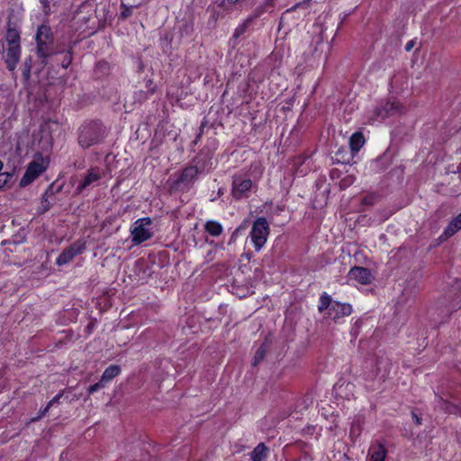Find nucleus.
<instances>
[{"label": "nucleus", "mask_w": 461, "mask_h": 461, "mask_svg": "<svg viewBox=\"0 0 461 461\" xmlns=\"http://www.w3.org/2000/svg\"><path fill=\"white\" fill-rule=\"evenodd\" d=\"M106 129L99 120L83 123L78 129L77 143L84 149L98 145L106 138Z\"/></svg>", "instance_id": "nucleus-1"}, {"label": "nucleus", "mask_w": 461, "mask_h": 461, "mask_svg": "<svg viewBox=\"0 0 461 461\" xmlns=\"http://www.w3.org/2000/svg\"><path fill=\"white\" fill-rule=\"evenodd\" d=\"M257 189L258 185L249 177L241 174L233 175L230 194L234 201L249 199Z\"/></svg>", "instance_id": "nucleus-2"}, {"label": "nucleus", "mask_w": 461, "mask_h": 461, "mask_svg": "<svg viewBox=\"0 0 461 461\" xmlns=\"http://www.w3.org/2000/svg\"><path fill=\"white\" fill-rule=\"evenodd\" d=\"M50 165L49 157H44L41 153L37 152L33 159L28 164L23 176L21 178L20 185L26 186L37 179L43 172L46 171Z\"/></svg>", "instance_id": "nucleus-3"}, {"label": "nucleus", "mask_w": 461, "mask_h": 461, "mask_svg": "<svg viewBox=\"0 0 461 461\" xmlns=\"http://www.w3.org/2000/svg\"><path fill=\"white\" fill-rule=\"evenodd\" d=\"M53 33L50 26L41 24L38 27L35 41L37 48V56L40 59H47L53 55Z\"/></svg>", "instance_id": "nucleus-4"}, {"label": "nucleus", "mask_w": 461, "mask_h": 461, "mask_svg": "<svg viewBox=\"0 0 461 461\" xmlns=\"http://www.w3.org/2000/svg\"><path fill=\"white\" fill-rule=\"evenodd\" d=\"M270 227L265 217H258L252 225L250 230V239L255 251L258 252L267 243Z\"/></svg>", "instance_id": "nucleus-5"}, {"label": "nucleus", "mask_w": 461, "mask_h": 461, "mask_svg": "<svg viewBox=\"0 0 461 461\" xmlns=\"http://www.w3.org/2000/svg\"><path fill=\"white\" fill-rule=\"evenodd\" d=\"M152 224L150 217H142L136 220L131 228V241L135 245L142 244L153 237V232L149 228Z\"/></svg>", "instance_id": "nucleus-6"}, {"label": "nucleus", "mask_w": 461, "mask_h": 461, "mask_svg": "<svg viewBox=\"0 0 461 461\" xmlns=\"http://www.w3.org/2000/svg\"><path fill=\"white\" fill-rule=\"evenodd\" d=\"M201 174V168L194 165H190L183 168L178 177L173 182L171 189L173 191H184L188 189Z\"/></svg>", "instance_id": "nucleus-7"}, {"label": "nucleus", "mask_w": 461, "mask_h": 461, "mask_svg": "<svg viewBox=\"0 0 461 461\" xmlns=\"http://www.w3.org/2000/svg\"><path fill=\"white\" fill-rule=\"evenodd\" d=\"M86 249V241L84 239H79L62 250L56 259V264L59 267L67 265L72 261L74 258L83 254Z\"/></svg>", "instance_id": "nucleus-8"}, {"label": "nucleus", "mask_w": 461, "mask_h": 461, "mask_svg": "<svg viewBox=\"0 0 461 461\" xmlns=\"http://www.w3.org/2000/svg\"><path fill=\"white\" fill-rule=\"evenodd\" d=\"M436 397L437 406L445 413L461 416V391H457L449 396L453 402L438 394Z\"/></svg>", "instance_id": "nucleus-9"}, {"label": "nucleus", "mask_w": 461, "mask_h": 461, "mask_svg": "<svg viewBox=\"0 0 461 461\" xmlns=\"http://www.w3.org/2000/svg\"><path fill=\"white\" fill-rule=\"evenodd\" d=\"M402 105L397 101H385L375 108L374 115L376 120L383 121L402 113Z\"/></svg>", "instance_id": "nucleus-10"}, {"label": "nucleus", "mask_w": 461, "mask_h": 461, "mask_svg": "<svg viewBox=\"0 0 461 461\" xmlns=\"http://www.w3.org/2000/svg\"><path fill=\"white\" fill-rule=\"evenodd\" d=\"M387 455L386 443L376 439L369 447L366 461H385Z\"/></svg>", "instance_id": "nucleus-11"}, {"label": "nucleus", "mask_w": 461, "mask_h": 461, "mask_svg": "<svg viewBox=\"0 0 461 461\" xmlns=\"http://www.w3.org/2000/svg\"><path fill=\"white\" fill-rule=\"evenodd\" d=\"M352 312L353 307L350 303L334 301L330 312L326 313L334 322H338L340 319L349 316Z\"/></svg>", "instance_id": "nucleus-12"}, {"label": "nucleus", "mask_w": 461, "mask_h": 461, "mask_svg": "<svg viewBox=\"0 0 461 461\" xmlns=\"http://www.w3.org/2000/svg\"><path fill=\"white\" fill-rule=\"evenodd\" d=\"M348 277L363 285H370L374 279L371 271L367 267L357 266L350 268Z\"/></svg>", "instance_id": "nucleus-13"}, {"label": "nucleus", "mask_w": 461, "mask_h": 461, "mask_svg": "<svg viewBox=\"0 0 461 461\" xmlns=\"http://www.w3.org/2000/svg\"><path fill=\"white\" fill-rule=\"evenodd\" d=\"M212 157V150L203 149L199 154L194 158L193 163L195 167L201 168V173H203L211 167Z\"/></svg>", "instance_id": "nucleus-14"}, {"label": "nucleus", "mask_w": 461, "mask_h": 461, "mask_svg": "<svg viewBox=\"0 0 461 461\" xmlns=\"http://www.w3.org/2000/svg\"><path fill=\"white\" fill-rule=\"evenodd\" d=\"M21 46H8L5 55L6 68L14 71L20 60Z\"/></svg>", "instance_id": "nucleus-15"}, {"label": "nucleus", "mask_w": 461, "mask_h": 461, "mask_svg": "<svg viewBox=\"0 0 461 461\" xmlns=\"http://www.w3.org/2000/svg\"><path fill=\"white\" fill-rule=\"evenodd\" d=\"M461 230V212L453 218L447 226L444 229L443 232L439 236L441 241L447 240V239L454 236L457 231Z\"/></svg>", "instance_id": "nucleus-16"}, {"label": "nucleus", "mask_w": 461, "mask_h": 461, "mask_svg": "<svg viewBox=\"0 0 461 461\" xmlns=\"http://www.w3.org/2000/svg\"><path fill=\"white\" fill-rule=\"evenodd\" d=\"M276 0H263L262 2L258 3V5L254 8L252 13L249 14L250 19H253L254 21L260 16H262L264 14L267 13H272L275 6H276Z\"/></svg>", "instance_id": "nucleus-17"}, {"label": "nucleus", "mask_w": 461, "mask_h": 461, "mask_svg": "<svg viewBox=\"0 0 461 461\" xmlns=\"http://www.w3.org/2000/svg\"><path fill=\"white\" fill-rule=\"evenodd\" d=\"M101 178V175L98 172V169L95 167L90 168L84 179L77 185V192L78 194L82 193L86 187L91 185L93 183L98 181Z\"/></svg>", "instance_id": "nucleus-18"}, {"label": "nucleus", "mask_w": 461, "mask_h": 461, "mask_svg": "<svg viewBox=\"0 0 461 461\" xmlns=\"http://www.w3.org/2000/svg\"><path fill=\"white\" fill-rule=\"evenodd\" d=\"M53 194V184H51L46 188L44 194L41 195V204L37 209V212L39 214H43L51 208L52 203L49 201V196Z\"/></svg>", "instance_id": "nucleus-19"}, {"label": "nucleus", "mask_w": 461, "mask_h": 461, "mask_svg": "<svg viewBox=\"0 0 461 461\" xmlns=\"http://www.w3.org/2000/svg\"><path fill=\"white\" fill-rule=\"evenodd\" d=\"M365 142V137L361 131L354 132L349 138V149L352 154H357Z\"/></svg>", "instance_id": "nucleus-20"}, {"label": "nucleus", "mask_w": 461, "mask_h": 461, "mask_svg": "<svg viewBox=\"0 0 461 461\" xmlns=\"http://www.w3.org/2000/svg\"><path fill=\"white\" fill-rule=\"evenodd\" d=\"M269 453V448L265 443L258 444L250 453L251 461H263L265 460Z\"/></svg>", "instance_id": "nucleus-21"}, {"label": "nucleus", "mask_w": 461, "mask_h": 461, "mask_svg": "<svg viewBox=\"0 0 461 461\" xmlns=\"http://www.w3.org/2000/svg\"><path fill=\"white\" fill-rule=\"evenodd\" d=\"M121 366L118 365H110L104 371L101 380L106 384L110 383L113 378L118 376L121 374Z\"/></svg>", "instance_id": "nucleus-22"}, {"label": "nucleus", "mask_w": 461, "mask_h": 461, "mask_svg": "<svg viewBox=\"0 0 461 461\" xmlns=\"http://www.w3.org/2000/svg\"><path fill=\"white\" fill-rule=\"evenodd\" d=\"M204 230L212 237H218L223 232V227L219 221L210 220L205 222Z\"/></svg>", "instance_id": "nucleus-23"}, {"label": "nucleus", "mask_w": 461, "mask_h": 461, "mask_svg": "<svg viewBox=\"0 0 461 461\" xmlns=\"http://www.w3.org/2000/svg\"><path fill=\"white\" fill-rule=\"evenodd\" d=\"M334 301L335 300H333L329 294L323 292L319 298L318 311L320 312H323L325 311L330 312V309L331 308Z\"/></svg>", "instance_id": "nucleus-24"}, {"label": "nucleus", "mask_w": 461, "mask_h": 461, "mask_svg": "<svg viewBox=\"0 0 461 461\" xmlns=\"http://www.w3.org/2000/svg\"><path fill=\"white\" fill-rule=\"evenodd\" d=\"M57 54L60 55L62 58L60 59L61 67L63 68H68L73 61V48H72V46H69L68 48V50H66L64 51H60Z\"/></svg>", "instance_id": "nucleus-25"}, {"label": "nucleus", "mask_w": 461, "mask_h": 461, "mask_svg": "<svg viewBox=\"0 0 461 461\" xmlns=\"http://www.w3.org/2000/svg\"><path fill=\"white\" fill-rule=\"evenodd\" d=\"M6 41L8 46H21L19 32L14 28H8L6 32Z\"/></svg>", "instance_id": "nucleus-26"}, {"label": "nucleus", "mask_w": 461, "mask_h": 461, "mask_svg": "<svg viewBox=\"0 0 461 461\" xmlns=\"http://www.w3.org/2000/svg\"><path fill=\"white\" fill-rule=\"evenodd\" d=\"M354 156L351 151L349 153L346 149L341 148L336 152V160L338 163L348 164Z\"/></svg>", "instance_id": "nucleus-27"}, {"label": "nucleus", "mask_w": 461, "mask_h": 461, "mask_svg": "<svg viewBox=\"0 0 461 461\" xmlns=\"http://www.w3.org/2000/svg\"><path fill=\"white\" fill-rule=\"evenodd\" d=\"M267 351V345L266 343H263L260 345V347L257 349L255 352L252 365L254 366H257L266 357Z\"/></svg>", "instance_id": "nucleus-28"}, {"label": "nucleus", "mask_w": 461, "mask_h": 461, "mask_svg": "<svg viewBox=\"0 0 461 461\" xmlns=\"http://www.w3.org/2000/svg\"><path fill=\"white\" fill-rule=\"evenodd\" d=\"M254 20L253 19H250V15H249L245 20L244 22L240 24L234 31V34L233 36L238 38L240 36H241L242 34L245 33V32L247 31V29L249 28V26L251 24V23L253 22Z\"/></svg>", "instance_id": "nucleus-29"}, {"label": "nucleus", "mask_w": 461, "mask_h": 461, "mask_svg": "<svg viewBox=\"0 0 461 461\" xmlns=\"http://www.w3.org/2000/svg\"><path fill=\"white\" fill-rule=\"evenodd\" d=\"M151 95L147 90H139L134 93V101L138 103H143L148 100Z\"/></svg>", "instance_id": "nucleus-30"}, {"label": "nucleus", "mask_w": 461, "mask_h": 461, "mask_svg": "<svg viewBox=\"0 0 461 461\" xmlns=\"http://www.w3.org/2000/svg\"><path fill=\"white\" fill-rule=\"evenodd\" d=\"M31 60L25 61L22 68V75L25 82L29 81L31 78Z\"/></svg>", "instance_id": "nucleus-31"}, {"label": "nucleus", "mask_w": 461, "mask_h": 461, "mask_svg": "<svg viewBox=\"0 0 461 461\" xmlns=\"http://www.w3.org/2000/svg\"><path fill=\"white\" fill-rule=\"evenodd\" d=\"M106 386V384L104 383L101 379L94 384H91L88 389H87V393L88 394H93L95 393V392L99 391L100 389H103Z\"/></svg>", "instance_id": "nucleus-32"}, {"label": "nucleus", "mask_w": 461, "mask_h": 461, "mask_svg": "<svg viewBox=\"0 0 461 461\" xmlns=\"http://www.w3.org/2000/svg\"><path fill=\"white\" fill-rule=\"evenodd\" d=\"M3 162L0 160V189H2L8 182V178L11 176L6 172H2Z\"/></svg>", "instance_id": "nucleus-33"}, {"label": "nucleus", "mask_w": 461, "mask_h": 461, "mask_svg": "<svg viewBox=\"0 0 461 461\" xmlns=\"http://www.w3.org/2000/svg\"><path fill=\"white\" fill-rule=\"evenodd\" d=\"M121 8H122V11L120 14L121 19H123V20L127 19L132 14V11H131V7L127 6L126 5L122 4Z\"/></svg>", "instance_id": "nucleus-34"}, {"label": "nucleus", "mask_w": 461, "mask_h": 461, "mask_svg": "<svg viewBox=\"0 0 461 461\" xmlns=\"http://www.w3.org/2000/svg\"><path fill=\"white\" fill-rule=\"evenodd\" d=\"M146 90L150 95H153L157 91V86L154 84L151 78L146 81Z\"/></svg>", "instance_id": "nucleus-35"}, {"label": "nucleus", "mask_w": 461, "mask_h": 461, "mask_svg": "<svg viewBox=\"0 0 461 461\" xmlns=\"http://www.w3.org/2000/svg\"><path fill=\"white\" fill-rule=\"evenodd\" d=\"M64 394V390H61L59 392V393H57L48 403H49V406H53L54 404L56 403H59L60 402V399L62 398Z\"/></svg>", "instance_id": "nucleus-36"}, {"label": "nucleus", "mask_w": 461, "mask_h": 461, "mask_svg": "<svg viewBox=\"0 0 461 461\" xmlns=\"http://www.w3.org/2000/svg\"><path fill=\"white\" fill-rule=\"evenodd\" d=\"M203 133V124L201 125V127L199 128V132L197 133L195 139L192 141V147L196 146L200 142Z\"/></svg>", "instance_id": "nucleus-37"}, {"label": "nucleus", "mask_w": 461, "mask_h": 461, "mask_svg": "<svg viewBox=\"0 0 461 461\" xmlns=\"http://www.w3.org/2000/svg\"><path fill=\"white\" fill-rule=\"evenodd\" d=\"M411 418L414 421V423L417 425V426H420L421 425V417H420L417 413H415L414 411L411 412Z\"/></svg>", "instance_id": "nucleus-38"}, {"label": "nucleus", "mask_w": 461, "mask_h": 461, "mask_svg": "<svg viewBox=\"0 0 461 461\" xmlns=\"http://www.w3.org/2000/svg\"><path fill=\"white\" fill-rule=\"evenodd\" d=\"M415 43H416V41H415L414 40H411V41H409L405 44V47H404L405 50H406V51H411V50L413 49V47L415 46Z\"/></svg>", "instance_id": "nucleus-39"}, {"label": "nucleus", "mask_w": 461, "mask_h": 461, "mask_svg": "<svg viewBox=\"0 0 461 461\" xmlns=\"http://www.w3.org/2000/svg\"><path fill=\"white\" fill-rule=\"evenodd\" d=\"M51 408V406H49V403H47V405L41 409L39 412V418H41L43 416L46 415V413L49 411V410Z\"/></svg>", "instance_id": "nucleus-40"}, {"label": "nucleus", "mask_w": 461, "mask_h": 461, "mask_svg": "<svg viewBox=\"0 0 461 461\" xmlns=\"http://www.w3.org/2000/svg\"><path fill=\"white\" fill-rule=\"evenodd\" d=\"M299 5V4H296L295 5H294L292 8L288 9L286 12H291V11H294L297 6Z\"/></svg>", "instance_id": "nucleus-41"}, {"label": "nucleus", "mask_w": 461, "mask_h": 461, "mask_svg": "<svg viewBox=\"0 0 461 461\" xmlns=\"http://www.w3.org/2000/svg\"><path fill=\"white\" fill-rule=\"evenodd\" d=\"M230 4H236L238 3L240 0H227Z\"/></svg>", "instance_id": "nucleus-42"}]
</instances>
